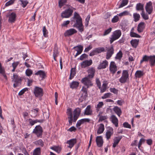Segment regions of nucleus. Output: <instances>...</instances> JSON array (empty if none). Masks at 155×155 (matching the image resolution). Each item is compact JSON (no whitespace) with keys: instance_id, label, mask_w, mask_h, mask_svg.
<instances>
[{"instance_id":"nucleus-1","label":"nucleus","mask_w":155,"mask_h":155,"mask_svg":"<svg viewBox=\"0 0 155 155\" xmlns=\"http://www.w3.org/2000/svg\"><path fill=\"white\" fill-rule=\"evenodd\" d=\"M72 24L74 23V27L77 28L79 31L82 32L84 31V26L82 24V18L80 15L75 12L74 13V16L71 20Z\"/></svg>"},{"instance_id":"nucleus-2","label":"nucleus","mask_w":155,"mask_h":155,"mask_svg":"<svg viewBox=\"0 0 155 155\" xmlns=\"http://www.w3.org/2000/svg\"><path fill=\"white\" fill-rule=\"evenodd\" d=\"M128 70H124L123 71L122 76L119 79V81L121 83H125L129 79Z\"/></svg>"},{"instance_id":"nucleus-3","label":"nucleus","mask_w":155,"mask_h":155,"mask_svg":"<svg viewBox=\"0 0 155 155\" xmlns=\"http://www.w3.org/2000/svg\"><path fill=\"white\" fill-rule=\"evenodd\" d=\"M121 35V31L120 30H117L114 32L110 38V42L111 44L115 40L118 39Z\"/></svg>"},{"instance_id":"nucleus-4","label":"nucleus","mask_w":155,"mask_h":155,"mask_svg":"<svg viewBox=\"0 0 155 155\" xmlns=\"http://www.w3.org/2000/svg\"><path fill=\"white\" fill-rule=\"evenodd\" d=\"M32 133L35 134L37 137H41L42 135V128L40 125L36 126L33 130Z\"/></svg>"},{"instance_id":"nucleus-5","label":"nucleus","mask_w":155,"mask_h":155,"mask_svg":"<svg viewBox=\"0 0 155 155\" xmlns=\"http://www.w3.org/2000/svg\"><path fill=\"white\" fill-rule=\"evenodd\" d=\"M92 78H90L88 77L83 78L81 80V82L87 86V88L90 86L93 85V84L91 81Z\"/></svg>"},{"instance_id":"nucleus-6","label":"nucleus","mask_w":155,"mask_h":155,"mask_svg":"<svg viewBox=\"0 0 155 155\" xmlns=\"http://www.w3.org/2000/svg\"><path fill=\"white\" fill-rule=\"evenodd\" d=\"M73 12V10L69 8L63 12L61 14V17L62 18H68L71 16Z\"/></svg>"},{"instance_id":"nucleus-7","label":"nucleus","mask_w":155,"mask_h":155,"mask_svg":"<svg viewBox=\"0 0 155 155\" xmlns=\"http://www.w3.org/2000/svg\"><path fill=\"white\" fill-rule=\"evenodd\" d=\"M34 93L36 97H41L43 95V89L41 87H35L34 91Z\"/></svg>"},{"instance_id":"nucleus-8","label":"nucleus","mask_w":155,"mask_h":155,"mask_svg":"<svg viewBox=\"0 0 155 155\" xmlns=\"http://www.w3.org/2000/svg\"><path fill=\"white\" fill-rule=\"evenodd\" d=\"M67 114L68 116V119L69 124L70 125H71L73 121V116L71 108H69L67 109Z\"/></svg>"},{"instance_id":"nucleus-9","label":"nucleus","mask_w":155,"mask_h":155,"mask_svg":"<svg viewBox=\"0 0 155 155\" xmlns=\"http://www.w3.org/2000/svg\"><path fill=\"white\" fill-rule=\"evenodd\" d=\"M136 9L137 11H142L141 15L144 19H145V15L144 14V11L143 8V5L140 3L137 4Z\"/></svg>"},{"instance_id":"nucleus-10","label":"nucleus","mask_w":155,"mask_h":155,"mask_svg":"<svg viewBox=\"0 0 155 155\" xmlns=\"http://www.w3.org/2000/svg\"><path fill=\"white\" fill-rule=\"evenodd\" d=\"M81 112V109L79 108H76L74 111L73 121L75 122L78 118Z\"/></svg>"},{"instance_id":"nucleus-11","label":"nucleus","mask_w":155,"mask_h":155,"mask_svg":"<svg viewBox=\"0 0 155 155\" xmlns=\"http://www.w3.org/2000/svg\"><path fill=\"white\" fill-rule=\"evenodd\" d=\"M146 61H149L150 66L153 67L155 64V56H148L146 55Z\"/></svg>"},{"instance_id":"nucleus-12","label":"nucleus","mask_w":155,"mask_h":155,"mask_svg":"<svg viewBox=\"0 0 155 155\" xmlns=\"http://www.w3.org/2000/svg\"><path fill=\"white\" fill-rule=\"evenodd\" d=\"M153 10V7L152 2L151 1H150L147 3L146 4V12H147L149 14H150L152 13Z\"/></svg>"},{"instance_id":"nucleus-13","label":"nucleus","mask_w":155,"mask_h":155,"mask_svg":"<svg viewBox=\"0 0 155 155\" xmlns=\"http://www.w3.org/2000/svg\"><path fill=\"white\" fill-rule=\"evenodd\" d=\"M7 17L9 18L8 21L10 23H13L15 21L16 17V14L14 12H12L7 15Z\"/></svg>"},{"instance_id":"nucleus-14","label":"nucleus","mask_w":155,"mask_h":155,"mask_svg":"<svg viewBox=\"0 0 155 155\" xmlns=\"http://www.w3.org/2000/svg\"><path fill=\"white\" fill-rule=\"evenodd\" d=\"M110 70L112 74H114L117 70V67L114 61H111L110 65Z\"/></svg>"},{"instance_id":"nucleus-15","label":"nucleus","mask_w":155,"mask_h":155,"mask_svg":"<svg viewBox=\"0 0 155 155\" xmlns=\"http://www.w3.org/2000/svg\"><path fill=\"white\" fill-rule=\"evenodd\" d=\"M77 31L74 28H71L66 31L64 35L65 37L71 36L73 34L76 33Z\"/></svg>"},{"instance_id":"nucleus-16","label":"nucleus","mask_w":155,"mask_h":155,"mask_svg":"<svg viewBox=\"0 0 155 155\" xmlns=\"http://www.w3.org/2000/svg\"><path fill=\"white\" fill-rule=\"evenodd\" d=\"M73 49L77 51V53L74 56L75 57H76L82 52L83 51V46L81 45H79L74 47H73Z\"/></svg>"},{"instance_id":"nucleus-17","label":"nucleus","mask_w":155,"mask_h":155,"mask_svg":"<svg viewBox=\"0 0 155 155\" xmlns=\"http://www.w3.org/2000/svg\"><path fill=\"white\" fill-rule=\"evenodd\" d=\"M77 139L76 138L68 140L66 143L68 144V147L71 149L77 143Z\"/></svg>"},{"instance_id":"nucleus-18","label":"nucleus","mask_w":155,"mask_h":155,"mask_svg":"<svg viewBox=\"0 0 155 155\" xmlns=\"http://www.w3.org/2000/svg\"><path fill=\"white\" fill-rule=\"evenodd\" d=\"M92 63V60L91 59L89 60H86L81 63V67L82 68H85L89 66Z\"/></svg>"},{"instance_id":"nucleus-19","label":"nucleus","mask_w":155,"mask_h":155,"mask_svg":"<svg viewBox=\"0 0 155 155\" xmlns=\"http://www.w3.org/2000/svg\"><path fill=\"white\" fill-rule=\"evenodd\" d=\"M97 145L98 147H101L103 144V141L101 136H97L96 140Z\"/></svg>"},{"instance_id":"nucleus-20","label":"nucleus","mask_w":155,"mask_h":155,"mask_svg":"<svg viewBox=\"0 0 155 155\" xmlns=\"http://www.w3.org/2000/svg\"><path fill=\"white\" fill-rule=\"evenodd\" d=\"M114 133L113 129L112 127H109L106 132V137L107 140L110 139Z\"/></svg>"},{"instance_id":"nucleus-21","label":"nucleus","mask_w":155,"mask_h":155,"mask_svg":"<svg viewBox=\"0 0 155 155\" xmlns=\"http://www.w3.org/2000/svg\"><path fill=\"white\" fill-rule=\"evenodd\" d=\"M88 75L87 76L90 78H92L94 76V73L95 72V69L93 68H91L87 70Z\"/></svg>"},{"instance_id":"nucleus-22","label":"nucleus","mask_w":155,"mask_h":155,"mask_svg":"<svg viewBox=\"0 0 155 155\" xmlns=\"http://www.w3.org/2000/svg\"><path fill=\"white\" fill-rule=\"evenodd\" d=\"M122 138V136L114 137V143H113V147L115 148L118 144L120 140Z\"/></svg>"},{"instance_id":"nucleus-23","label":"nucleus","mask_w":155,"mask_h":155,"mask_svg":"<svg viewBox=\"0 0 155 155\" xmlns=\"http://www.w3.org/2000/svg\"><path fill=\"white\" fill-rule=\"evenodd\" d=\"M110 120L115 125L116 127H118V120L117 118L115 115H112L110 116Z\"/></svg>"},{"instance_id":"nucleus-24","label":"nucleus","mask_w":155,"mask_h":155,"mask_svg":"<svg viewBox=\"0 0 155 155\" xmlns=\"http://www.w3.org/2000/svg\"><path fill=\"white\" fill-rule=\"evenodd\" d=\"M91 120L89 118L82 119L78 120L76 124L77 127H79L84 122H89Z\"/></svg>"},{"instance_id":"nucleus-25","label":"nucleus","mask_w":155,"mask_h":155,"mask_svg":"<svg viewBox=\"0 0 155 155\" xmlns=\"http://www.w3.org/2000/svg\"><path fill=\"white\" fill-rule=\"evenodd\" d=\"M108 64V62L107 61L105 60L103 61L101 63L99 64L97 67V69L99 70L105 68L107 66Z\"/></svg>"},{"instance_id":"nucleus-26","label":"nucleus","mask_w":155,"mask_h":155,"mask_svg":"<svg viewBox=\"0 0 155 155\" xmlns=\"http://www.w3.org/2000/svg\"><path fill=\"white\" fill-rule=\"evenodd\" d=\"M84 115H91L92 114V110L91 109L90 105H88L86 107L84 113Z\"/></svg>"},{"instance_id":"nucleus-27","label":"nucleus","mask_w":155,"mask_h":155,"mask_svg":"<svg viewBox=\"0 0 155 155\" xmlns=\"http://www.w3.org/2000/svg\"><path fill=\"white\" fill-rule=\"evenodd\" d=\"M145 23L143 22H140L138 25L137 30L139 33L142 32L144 30Z\"/></svg>"},{"instance_id":"nucleus-28","label":"nucleus","mask_w":155,"mask_h":155,"mask_svg":"<svg viewBox=\"0 0 155 155\" xmlns=\"http://www.w3.org/2000/svg\"><path fill=\"white\" fill-rule=\"evenodd\" d=\"M114 50L113 47H112L109 49L107 53L106 58L108 59L111 57L112 55L114 53Z\"/></svg>"},{"instance_id":"nucleus-29","label":"nucleus","mask_w":155,"mask_h":155,"mask_svg":"<svg viewBox=\"0 0 155 155\" xmlns=\"http://www.w3.org/2000/svg\"><path fill=\"white\" fill-rule=\"evenodd\" d=\"M113 110L118 116L120 117L122 114L121 109L118 107L116 106L114 107Z\"/></svg>"},{"instance_id":"nucleus-30","label":"nucleus","mask_w":155,"mask_h":155,"mask_svg":"<svg viewBox=\"0 0 155 155\" xmlns=\"http://www.w3.org/2000/svg\"><path fill=\"white\" fill-rule=\"evenodd\" d=\"M35 74L37 75H39L42 78V79H44L46 77V73L44 71L41 70H39Z\"/></svg>"},{"instance_id":"nucleus-31","label":"nucleus","mask_w":155,"mask_h":155,"mask_svg":"<svg viewBox=\"0 0 155 155\" xmlns=\"http://www.w3.org/2000/svg\"><path fill=\"white\" fill-rule=\"evenodd\" d=\"M104 130V125L102 124H100L97 132V134H99L103 133Z\"/></svg>"},{"instance_id":"nucleus-32","label":"nucleus","mask_w":155,"mask_h":155,"mask_svg":"<svg viewBox=\"0 0 155 155\" xmlns=\"http://www.w3.org/2000/svg\"><path fill=\"white\" fill-rule=\"evenodd\" d=\"M139 41L138 39H133L131 41L130 44L133 47L136 48L138 45Z\"/></svg>"},{"instance_id":"nucleus-33","label":"nucleus","mask_w":155,"mask_h":155,"mask_svg":"<svg viewBox=\"0 0 155 155\" xmlns=\"http://www.w3.org/2000/svg\"><path fill=\"white\" fill-rule=\"evenodd\" d=\"M79 83L76 81H73L70 84V87L72 89L77 88L78 86Z\"/></svg>"},{"instance_id":"nucleus-34","label":"nucleus","mask_w":155,"mask_h":155,"mask_svg":"<svg viewBox=\"0 0 155 155\" xmlns=\"http://www.w3.org/2000/svg\"><path fill=\"white\" fill-rule=\"evenodd\" d=\"M13 77V79L12 80V81H14L15 82H17V83H20L21 79L20 78L18 77L17 75L14 74Z\"/></svg>"},{"instance_id":"nucleus-35","label":"nucleus","mask_w":155,"mask_h":155,"mask_svg":"<svg viewBox=\"0 0 155 155\" xmlns=\"http://www.w3.org/2000/svg\"><path fill=\"white\" fill-rule=\"evenodd\" d=\"M133 16L134 19V21L135 22H136L139 20L140 16L139 14L136 13H134Z\"/></svg>"},{"instance_id":"nucleus-36","label":"nucleus","mask_w":155,"mask_h":155,"mask_svg":"<svg viewBox=\"0 0 155 155\" xmlns=\"http://www.w3.org/2000/svg\"><path fill=\"white\" fill-rule=\"evenodd\" d=\"M144 74L143 71H137L135 73V76L136 78H140Z\"/></svg>"},{"instance_id":"nucleus-37","label":"nucleus","mask_w":155,"mask_h":155,"mask_svg":"<svg viewBox=\"0 0 155 155\" xmlns=\"http://www.w3.org/2000/svg\"><path fill=\"white\" fill-rule=\"evenodd\" d=\"M40 151V148L38 147L36 148L33 152V155H40L41 153Z\"/></svg>"},{"instance_id":"nucleus-38","label":"nucleus","mask_w":155,"mask_h":155,"mask_svg":"<svg viewBox=\"0 0 155 155\" xmlns=\"http://www.w3.org/2000/svg\"><path fill=\"white\" fill-rule=\"evenodd\" d=\"M51 149L53 150H54L58 153H59L61 150V148L60 147L58 146H54L53 147H51Z\"/></svg>"},{"instance_id":"nucleus-39","label":"nucleus","mask_w":155,"mask_h":155,"mask_svg":"<svg viewBox=\"0 0 155 155\" xmlns=\"http://www.w3.org/2000/svg\"><path fill=\"white\" fill-rule=\"evenodd\" d=\"M81 91L83 92V95L84 97H87V88H86L84 87H83L81 89Z\"/></svg>"},{"instance_id":"nucleus-40","label":"nucleus","mask_w":155,"mask_h":155,"mask_svg":"<svg viewBox=\"0 0 155 155\" xmlns=\"http://www.w3.org/2000/svg\"><path fill=\"white\" fill-rule=\"evenodd\" d=\"M76 74L75 69L74 68H72L71 70V72L70 75V77L69 79H70L72 78Z\"/></svg>"},{"instance_id":"nucleus-41","label":"nucleus","mask_w":155,"mask_h":155,"mask_svg":"<svg viewBox=\"0 0 155 155\" xmlns=\"http://www.w3.org/2000/svg\"><path fill=\"white\" fill-rule=\"evenodd\" d=\"M95 50L96 53H99L102 52L104 51V49L103 47L96 48Z\"/></svg>"},{"instance_id":"nucleus-42","label":"nucleus","mask_w":155,"mask_h":155,"mask_svg":"<svg viewBox=\"0 0 155 155\" xmlns=\"http://www.w3.org/2000/svg\"><path fill=\"white\" fill-rule=\"evenodd\" d=\"M66 0H60L59 1V6L60 8H61L64 5V4L66 2Z\"/></svg>"},{"instance_id":"nucleus-43","label":"nucleus","mask_w":155,"mask_h":155,"mask_svg":"<svg viewBox=\"0 0 155 155\" xmlns=\"http://www.w3.org/2000/svg\"><path fill=\"white\" fill-rule=\"evenodd\" d=\"M36 144L37 145H39L42 147L44 145V142L42 140L40 139L35 142Z\"/></svg>"},{"instance_id":"nucleus-44","label":"nucleus","mask_w":155,"mask_h":155,"mask_svg":"<svg viewBox=\"0 0 155 155\" xmlns=\"http://www.w3.org/2000/svg\"><path fill=\"white\" fill-rule=\"evenodd\" d=\"M20 1L21 3L22 6L23 8H25V7L28 4V1L26 0H20Z\"/></svg>"},{"instance_id":"nucleus-45","label":"nucleus","mask_w":155,"mask_h":155,"mask_svg":"<svg viewBox=\"0 0 155 155\" xmlns=\"http://www.w3.org/2000/svg\"><path fill=\"white\" fill-rule=\"evenodd\" d=\"M128 0H122V2L119 6V8H122L127 4Z\"/></svg>"},{"instance_id":"nucleus-46","label":"nucleus","mask_w":155,"mask_h":155,"mask_svg":"<svg viewBox=\"0 0 155 155\" xmlns=\"http://www.w3.org/2000/svg\"><path fill=\"white\" fill-rule=\"evenodd\" d=\"M130 36L132 37L140 38V36L137 34L135 33L133 31H131L130 32Z\"/></svg>"},{"instance_id":"nucleus-47","label":"nucleus","mask_w":155,"mask_h":155,"mask_svg":"<svg viewBox=\"0 0 155 155\" xmlns=\"http://www.w3.org/2000/svg\"><path fill=\"white\" fill-rule=\"evenodd\" d=\"M119 20V18L117 15L114 16L112 19L111 21L113 23L117 22Z\"/></svg>"},{"instance_id":"nucleus-48","label":"nucleus","mask_w":155,"mask_h":155,"mask_svg":"<svg viewBox=\"0 0 155 155\" xmlns=\"http://www.w3.org/2000/svg\"><path fill=\"white\" fill-rule=\"evenodd\" d=\"M43 35L45 37H48V31L46 29L45 26H44L43 27Z\"/></svg>"},{"instance_id":"nucleus-49","label":"nucleus","mask_w":155,"mask_h":155,"mask_svg":"<svg viewBox=\"0 0 155 155\" xmlns=\"http://www.w3.org/2000/svg\"><path fill=\"white\" fill-rule=\"evenodd\" d=\"M25 73L27 76H29L32 74V71L30 69H27L26 70Z\"/></svg>"},{"instance_id":"nucleus-50","label":"nucleus","mask_w":155,"mask_h":155,"mask_svg":"<svg viewBox=\"0 0 155 155\" xmlns=\"http://www.w3.org/2000/svg\"><path fill=\"white\" fill-rule=\"evenodd\" d=\"M122 53L121 51H120L117 54L116 58L120 59L122 57Z\"/></svg>"},{"instance_id":"nucleus-51","label":"nucleus","mask_w":155,"mask_h":155,"mask_svg":"<svg viewBox=\"0 0 155 155\" xmlns=\"http://www.w3.org/2000/svg\"><path fill=\"white\" fill-rule=\"evenodd\" d=\"M111 30L112 28H110L104 31V34H103V35L105 36L111 32Z\"/></svg>"},{"instance_id":"nucleus-52","label":"nucleus","mask_w":155,"mask_h":155,"mask_svg":"<svg viewBox=\"0 0 155 155\" xmlns=\"http://www.w3.org/2000/svg\"><path fill=\"white\" fill-rule=\"evenodd\" d=\"M28 90V89L27 88H24L23 89L21 90L19 93L18 94L19 95H22L25 92L27 91Z\"/></svg>"},{"instance_id":"nucleus-53","label":"nucleus","mask_w":155,"mask_h":155,"mask_svg":"<svg viewBox=\"0 0 155 155\" xmlns=\"http://www.w3.org/2000/svg\"><path fill=\"white\" fill-rule=\"evenodd\" d=\"M111 95V94L110 93H108L105 94L102 97V98L103 99H104L106 98L109 97H110Z\"/></svg>"},{"instance_id":"nucleus-54","label":"nucleus","mask_w":155,"mask_h":155,"mask_svg":"<svg viewBox=\"0 0 155 155\" xmlns=\"http://www.w3.org/2000/svg\"><path fill=\"white\" fill-rule=\"evenodd\" d=\"M108 118V117L107 116H103L101 115L99 117V120L101 121H102L103 120L107 119Z\"/></svg>"},{"instance_id":"nucleus-55","label":"nucleus","mask_w":155,"mask_h":155,"mask_svg":"<svg viewBox=\"0 0 155 155\" xmlns=\"http://www.w3.org/2000/svg\"><path fill=\"white\" fill-rule=\"evenodd\" d=\"M88 55L85 54H83L81 55L79 58L81 60H83L84 59L87 58Z\"/></svg>"},{"instance_id":"nucleus-56","label":"nucleus","mask_w":155,"mask_h":155,"mask_svg":"<svg viewBox=\"0 0 155 155\" xmlns=\"http://www.w3.org/2000/svg\"><path fill=\"white\" fill-rule=\"evenodd\" d=\"M15 0H10L5 4V6H7L12 4L13 3Z\"/></svg>"},{"instance_id":"nucleus-57","label":"nucleus","mask_w":155,"mask_h":155,"mask_svg":"<svg viewBox=\"0 0 155 155\" xmlns=\"http://www.w3.org/2000/svg\"><path fill=\"white\" fill-rule=\"evenodd\" d=\"M110 90L111 92L113 93L114 94H116L117 93L118 90L115 88H110Z\"/></svg>"},{"instance_id":"nucleus-58","label":"nucleus","mask_w":155,"mask_h":155,"mask_svg":"<svg viewBox=\"0 0 155 155\" xmlns=\"http://www.w3.org/2000/svg\"><path fill=\"white\" fill-rule=\"evenodd\" d=\"M70 22V21H64V22L61 24V26L62 27H65L67 25L69 24Z\"/></svg>"},{"instance_id":"nucleus-59","label":"nucleus","mask_w":155,"mask_h":155,"mask_svg":"<svg viewBox=\"0 0 155 155\" xmlns=\"http://www.w3.org/2000/svg\"><path fill=\"white\" fill-rule=\"evenodd\" d=\"M90 15H88L86 18L85 19L86 23L85 25L86 26H87L88 25L89 21L90 20Z\"/></svg>"},{"instance_id":"nucleus-60","label":"nucleus","mask_w":155,"mask_h":155,"mask_svg":"<svg viewBox=\"0 0 155 155\" xmlns=\"http://www.w3.org/2000/svg\"><path fill=\"white\" fill-rule=\"evenodd\" d=\"M146 143L149 145H151L153 143V141L151 139H148L146 140Z\"/></svg>"},{"instance_id":"nucleus-61","label":"nucleus","mask_w":155,"mask_h":155,"mask_svg":"<svg viewBox=\"0 0 155 155\" xmlns=\"http://www.w3.org/2000/svg\"><path fill=\"white\" fill-rule=\"evenodd\" d=\"M123 126L124 127L126 128H131V126L128 124V123L125 122L123 124Z\"/></svg>"},{"instance_id":"nucleus-62","label":"nucleus","mask_w":155,"mask_h":155,"mask_svg":"<svg viewBox=\"0 0 155 155\" xmlns=\"http://www.w3.org/2000/svg\"><path fill=\"white\" fill-rule=\"evenodd\" d=\"M96 83L98 87L99 88H101V83L99 79L97 78L96 80Z\"/></svg>"},{"instance_id":"nucleus-63","label":"nucleus","mask_w":155,"mask_h":155,"mask_svg":"<svg viewBox=\"0 0 155 155\" xmlns=\"http://www.w3.org/2000/svg\"><path fill=\"white\" fill-rule=\"evenodd\" d=\"M19 64V62H13L12 64V66L13 68H16V67Z\"/></svg>"},{"instance_id":"nucleus-64","label":"nucleus","mask_w":155,"mask_h":155,"mask_svg":"<svg viewBox=\"0 0 155 155\" xmlns=\"http://www.w3.org/2000/svg\"><path fill=\"white\" fill-rule=\"evenodd\" d=\"M76 130V128L72 126L70 128H69L68 130L70 132H72L73 131H74Z\"/></svg>"}]
</instances>
